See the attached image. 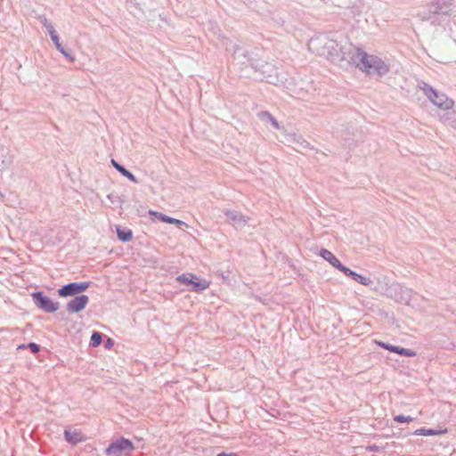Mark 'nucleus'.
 Segmentation results:
<instances>
[{"label": "nucleus", "mask_w": 456, "mask_h": 456, "mask_svg": "<svg viewBox=\"0 0 456 456\" xmlns=\"http://www.w3.org/2000/svg\"><path fill=\"white\" fill-rule=\"evenodd\" d=\"M176 281L185 286H192L191 290L194 292H201L210 286V281L207 280L198 281V278L193 273H183L176 277Z\"/></svg>", "instance_id": "obj_3"}, {"label": "nucleus", "mask_w": 456, "mask_h": 456, "mask_svg": "<svg viewBox=\"0 0 456 456\" xmlns=\"http://www.w3.org/2000/svg\"><path fill=\"white\" fill-rule=\"evenodd\" d=\"M300 144H301L304 148H305V147L308 145V143H307L305 141H304V140H302V142H300Z\"/></svg>", "instance_id": "obj_34"}, {"label": "nucleus", "mask_w": 456, "mask_h": 456, "mask_svg": "<svg viewBox=\"0 0 456 456\" xmlns=\"http://www.w3.org/2000/svg\"><path fill=\"white\" fill-rule=\"evenodd\" d=\"M89 298L86 295L75 297L68 302L66 308L69 313H78L82 311L87 305Z\"/></svg>", "instance_id": "obj_8"}, {"label": "nucleus", "mask_w": 456, "mask_h": 456, "mask_svg": "<svg viewBox=\"0 0 456 456\" xmlns=\"http://www.w3.org/2000/svg\"><path fill=\"white\" fill-rule=\"evenodd\" d=\"M89 282H70L62 286L58 293L61 297L74 296L87 289Z\"/></svg>", "instance_id": "obj_7"}, {"label": "nucleus", "mask_w": 456, "mask_h": 456, "mask_svg": "<svg viewBox=\"0 0 456 456\" xmlns=\"http://www.w3.org/2000/svg\"><path fill=\"white\" fill-rule=\"evenodd\" d=\"M111 164L122 175L126 176L127 179H129L131 182L134 183H138L136 177L130 171L126 169L122 165L118 163L115 159H111Z\"/></svg>", "instance_id": "obj_12"}, {"label": "nucleus", "mask_w": 456, "mask_h": 456, "mask_svg": "<svg viewBox=\"0 0 456 456\" xmlns=\"http://www.w3.org/2000/svg\"><path fill=\"white\" fill-rule=\"evenodd\" d=\"M32 297L37 306L45 313H54L60 307L59 302L53 301L48 297L45 296L43 292H34Z\"/></svg>", "instance_id": "obj_5"}, {"label": "nucleus", "mask_w": 456, "mask_h": 456, "mask_svg": "<svg viewBox=\"0 0 456 456\" xmlns=\"http://www.w3.org/2000/svg\"><path fill=\"white\" fill-rule=\"evenodd\" d=\"M24 347H25L24 345H21V346H19V348H24Z\"/></svg>", "instance_id": "obj_37"}, {"label": "nucleus", "mask_w": 456, "mask_h": 456, "mask_svg": "<svg viewBox=\"0 0 456 456\" xmlns=\"http://www.w3.org/2000/svg\"><path fill=\"white\" fill-rule=\"evenodd\" d=\"M64 437L65 440L72 445H76L85 440V436L82 434V432L76 429L70 430L69 428H66L64 430Z\"/></svg>", "instance_id": "obj_10"}, {"label": "nucleus", "mask_w": 456, "mask_h": 456, "mask_svg": "<svg viewBox=\"0 0 456 456\" xmlns=\"http://www.w3.org/2000/svg\"><path fill=\"white\" fill-rule=\"evenodd\" d=\"M133 450V443L126 438L120 437L106 448L105 454L107 456H121L124 452H129Z\"/></svg>", "instance_id": "obj_4"}, {"label": "nucleus", "mask_w": 456, "mask_h": 456, "mask_svg": "<svg viewBox=\"0 0 456 456\" xmlns=\"http://www.w3.org/2000/svg\"><path fill=\"white\" fill-rule=\"evenodd\" d=\"M399 354L400 355H403V356H407V357H413V356L416 355V352L411 350V349L401 347Z\"/></svg>", "instance_id": "obj_21"}, {"label": "nucleus", "mask_w": 456, "mask_h": 456, "mask_svg": "<svg viewBox=\"0 0 456 456\" xmlns=\"http://www.w3.org/2000/svg\"><path fill=\"white\" fill-rule=\"evenodd\" d=\"M50 37H51V39H52L53 43L54 44L55 47L57 48V50H59L60 48L62 47L56 32L53 35H50Z\"/></svg>", "instance_id": "obj_23"}, {"label": "nucleus", "mask_w": 456, "mask_h": 456, "mask_svg": "<svg viewBox=\"0 0 456 456\" xmlns=\"http://www.w3.org/2000/svg\"><path fill=\"white\" fill-rule=\"evenodd\" d=\"M395 290L397 293L400 294V297H396L397 301L405 304H408L410 302L412 293L411 289L405 287L397 286Z\"/></svg>", "instance_id": "obj_11"}, {"label": "nucleus", "mask_w": 456, "mask_h": 456, "mask_svg": "<svg viewBox=\"0 0 456 456\" xmlns=\"http://www.w3.org/2000/svg\"><path fill=\"white\" fill-rule=\"evenodd\" d=\"M355 58H353L356 68L361 71L372 76L384 77L390 70V64L387 60L376 54H370L360 47L355 48Z\"/></svg>", "instance_id": "obj_1"}, {"label": "nucleus", "mask_w": 456, "mask_h": 456, "mask_svg": "<svg viewBox=\"0 0 456 456\" xmlns=\"http://www.w3.org/2000/svg\"><path fill=\"white\" fill-rule=\"evenodd\" d=\"M237 49H239V46H235L234 53L236 52Z\"/></svg>", "instance_id": "obj_38"}, {"label": "nucleus", "mask_w": 456, "mask_h": 456, "mask_svg": "<svg viewBox=\"0 0 456 456\" xmlns=\"http://www.w3.org/2000/svg\"><path fill=\"white\" fill-rule=\"evenodd\" d=\"M216 456H239V455L237 453H235V452H229L228 453V452H223L218 453Z\"/></svg>", "instance_id": "obj_30"}, {"label": "nucleus", "mask_w": 456, "mask_h": 456, "mask_svg": "<svg viewBox=\"0 0 456 456\" xmlns=\"http://www.w3.org/2000/svg\"><path fill=\"white\" fill-rule=\"evenodd\" d=\"M344 275H346V277L352 279V280H355L356 276H357V273H355L354 271H352L351 269H349L348 267H346V265H343V266L340 268L339 270Z\"/></svg>", "instance_id": "obj_18"}, {"label": "nucleus", "mask_w": 456, "mask_h": 456, "mask_svg": "<svg viewBox=\"0 0 456 456\" xmlns=\"http://www.w3.org/2000/svg\"><path fill=\"white\" fill-rule=\"evenodd\" d=\"M354 281L364 286H370L372 283V281L370 278L364 277L359 273L357 274Z\"/></svg>", "instance_id": "obj_19"}, {"label": "nucleus", "mask_w": 456, "mask_h": 456, "mask_svg": "<svg viewBox=\"0 0 456 456\" xmlns=\"http://www.w3.org/2000/svg\"><path fill=\"white\" fill-rule=\"evenodd\" d=\"M446 432H447L446 429H433V428H421L416 429L413 434L416 436H436V435L445 434Z\"/></svg>", "instance_id": "obj_13"}, {"label": "nucleus", "mask_w": 456, "mask_h": 456, "mask_svg": "<svg viewBox=\"0 0 456 456\" xmlns=\"http://www.w3.org/2000/svg\"><path fill=\"white\" fill-rule=\"evenodd\" d=\"M441 119L444 120V121L447 120V118H445L444 117H441Z\"/></svg>", "instance_id": "obj_35"}, {"label": "nucleus", "mask_w": 456, "mask_h": 456, "mask_svg": "<svg viewBox=\"0 0 456 456\" xmlns=\"http://www.w3.org/2000/svg\"><path fill=\"white\" fill-rule=\"evenodd\" d=\"M10 165V161H6L5 159L2 160V164L0 165V168H5Z\"/></svg>", "instance_id": "obj_31"}, {"label": "nucleus", "mask_w": 456, "mask_h": 456, "mask_svg": "<svg viewBox=\"0 0 456 456\" xmlns=\"http://www.w3.org/2000/svg\"><path fill=\"white\" fill-rule=\"evenodd\" d=\"M258 118L262 121L270 122L273 128L279 130L280 125L277 119L269 111H261L258 113Z\"/></svg>", "instance_id": "obj_14"}, {"label": "nucleus", "mask_w": 456, "mask_h": 456, "mask_svg": "<svg viewBox=\"0 0 456 456\" xmlns=\"http://www.w3.org/2000/svg\"><path fill=\"white\" fill-rule=\"evenodd\" d=\"M319 256L338 271L343 266V264H341V262L329 249L321 248L319 251Z\"/></svg>", "instance_id": "obj_9"}, {"label": "nucleus", "mask_w": 456, "mask_h": 456, "mask_svg": "<svg viewBox=\"0 0 456 456\" xmlns=\"http://www.w3.org/2000/svg\"><path fill=\"white\" fill-rule=\"evenodd\" d=\"M400 349L401 347L398 346H394V345H389V348H388V351L390 352H393V353H395V354H400Z\"/></svg>", "instance_id": "obj_25"}, {"label": "nucleus", "mask_w": 456, "mask_h": 456, "mask_svg": "<svg viewBox=\"0 0 456 456\" xmlns=\"http://www.w3.org/2000/svg\"><path fill=\"white\" fill-rule=\"evenodd\" d=\"M39 20L41 21V23L43 24L44 27H46L47 24H49L50 22L48 21V20L46 19V17L45 16H40L39 17Z\"/></svg>", "instance_id": "obj_29"}, {"label": "nucleus", "mask_w": 456, "mask_h": 456, "mask_svg": "<svg viewBox=\"0 0 456 456\" xmlns=\"http://www.w3.org/2000/svg\"><path fill=\"white\" fill-rule=\"evenodd\" d=\"M45 28L48 31L49 35H53L56 32V30L54 29L53 26L51 23L47 24V26Z\"/></svg>", "instance_id": "obj_27"}, {"label": "nucleus", "mask_w": 456, "mask_h": 456, "mask_svg": "<svg viewBox=\"0 0 456 456\" xmlns=\"http://www.w3.org/2000/svg\"><path fill=\"white\" fill-rule=\"evenodd\" d=\"M366 451L368 452H379V447L378 445H369L366 447Z\"/></svg>", "instance_id": "obj_26"}, {"label": "nucleus", "mask_w": 456, "mask_h": 456, "mask_svg": "<svg viewBox=\"0 0 456 456\" xmlns=\"http://www.w3.org/2000/svg\"><path fill=\"white\" fill-rule=\"evenodd\" d=\"M377 344L379 345V346H380L386 350H388V348H389V345L386 344L384 342H377Z\"/></svg>", "instance_id": "obj_32"}, {"label": "nucleus", "mask_w": 456, "mask_h": 456, "mask_svg": "<svg viewBox=\"0 0 456 456\" xmlns=\"http://www.w3.org/2000/svg\"><path fill=\"white\" fill-rule=\"evenodd\" d=\"M28 347L34 353V354H37L39 352L40 350V346L34 343V342H31L28 345Z\"/></svg>", "instance_id": "obj_24"}, {"label": "nucleus", "mask_w": 456, "mask_h": 456, "mask_svg": "<svg viewBox=\"0 0 456 456\" xmlns=\"http://www.w3.org/2000/svg\"><path fill=\"white\" fill-rule=\"evenodd\" d=\"M117 234L119 240L123 242L130 241L133 238V232L129 229H122L120 226H117Z\"/></svg>", "instance_id": "obj_15"}, {"label": "nucleus", "mask_w": 456, "mask_h": 456, "mask_svg": "<svg viewBox=\"0 0 456 456\" xmlns=\"http://www.w3.org/2000/svg\"><path fill=\"white\" fill-rule=\"evenodd\" d=\"M0 197H1V198H4V195L1 191H0Z\"/></svg>", "instance_id": "obj_36"}, {"label": "nucleus", "mask_w": 456, "mask_h": 456, "mask_svg": "<svg viewBox=\"0 0 456 456\" xmlns=\"http://www.w3.org/2000/svg\"><path fill=\"white\" fill-rule=\"evenodd\" d=\"M419 87L428 100L439 109L448 110L453 107V100L449 98L445 94L439 93L428 83L421 82Z\"/></svg>", "instance_id": "obj_2"}, {"label": "nucleus", "mask_w": 456, "mask_h": 456, "mask_svg": "<svg viewBox=\"0 0 456 456\" xmlns=\"http://www.w3.org/2000/svg\"><path fill=\"white\" fill-rule=\"evenodd\" d=\"M111 345H112V341H111V339H110V338H109V339H108V341H107V342H106V344H105V346H106V347H109V346H110Z\"/></svg>", "instance_id": "obj_33"}, {"label": "nucleus", "mask_w": 456, "mask_h": 456, "mask_svg": "<svg viewBox=\"0 0 456 456\" xmlns=\"http://www.w3.org/2000/svg\"><path fill=\"white\" fill-rule=\"evenodd\" d=\"M223 213L235 229H242L250 219L249 216L235 210L224 209Z\"/></svg>", "instance_id": "obj_6"}, {"label": "nucleus", "mask_w": 456, "mask_h": 456, "mask_svg": "<svg viewBox=\"0 0 456 456\" xmlns=\"http://www.w3.org/2000/svg\"><path fill=\"white\" fill-rule=\"evenodd\" d=\"M58 51L70 62H74L76 61L75 57L71 55L69 53H68L63 46L60 48Z\"/></svg>", "instance_id": "obj_22"}, {"label": "nucleus", "mask_w": 456, "mask_h": 456, "mask_svg": "<svg viewBox=\"0 0 456 456\" xmlns=\"http://www.w3.org/2000/svg\"><path fill=\"white\" fill-rule=\"evenodd\" d=\"M102 340V334L98 331H94L91 336L90 346L96 347L101 345Z\"/></svg>", "instance_id": "obj_17"}, {"label": "nucleus", "mask_w": 456, "mask_h": 456, "mask_svg": "<svg viewBox=\"0 0 456 456\" xmlns=\"http://www.w3.org/2000/svg\"><path fill=\"white\" fill-rule=\"evenodd\" d=\"M174 221L175 222L172 224H176V225H179V226L188 227V224L186 223H184L183 221H182V220L174 218Z\"/></svg>", "instance_id": "obj_28"}, {"label": "nucleus", "mask_w": 456, "mask_h": 456, "mask_svg": "<svg viewBox=\"0 0 456 456\" xmlns=\"http://www.w3.org/2000/svg\"><path fill=\"white\" fill-rule=\"evenodd\" d=\"M413 418L411 416L397 415L394 418V420L398 423H409L413 421Z\"/></svg>", "instance_id": "obj_20"}, {"label": "nucleus", "mask_w": 456, "mask_h": 456, "mask_svg": "<svg viewBox=\"0 0 456 456\" xmlns=\"http://www.w3.org/2000/svg\"><path fill=\"white\" fill-rule=\"evenodd\" d=\"M150 215L156 216L159 221L167 224H173L174 218L157 211H150Z\"/></svg>", "instance_id": "obj_16"}]
</instances>
